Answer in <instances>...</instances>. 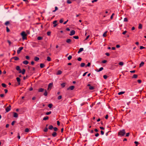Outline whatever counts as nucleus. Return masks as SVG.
Masks as SVG:
<instances>
[{"instance_id": "1a4fd4ad", "label": "nucleus", "mask_w": 146, "mask_h": 146, "mask_svg": "<svg viewBox=\"0 0 146 146\" xmlns=\"http://www.w3.org/2000/svg\"><path fill=\"white\" fill-rule=\"evenodd\" d=\"M53 86L52 83H50L48 85V90L49 88H51Z\"/></svg>"}, {"instance_id": "f704fd0d", "label": "nucleus", "mask_w": 146, "mask_h": 146, "mask_svg": "<svg viewBox=\"0 0 146 146\" xmlns=\"http://www.w3.org/2000/svg\"><path fill=\"white\" fill-rule=\"evenodd\" d=\"M2 86L4 88H6L7 86L6 84L4 83H2L1 84Z\"/></svg>"}, {"instance_id": "bb28decb", "label": "nucleus", "mask_w": 146, "mask_h": 146, "mask_svg": "<svg viewBox=\"0 0 146 146\" xmlns=\"http://www.w3.org/2000/svg\"><path fill=\"white\" fill-rule=\"evenodd\" d=\"M25 70L24 69H23L22 70V71H21V73L23 74H25Z\"/></svg>"}, {"instance_id": "603ef678", "label": "nucleus", "mask_w": 146, "mask_h": 146, "mask_svg": "<svg viewBox=\"0 0 146 146\" xmlns=\"http://www.w3.org/2000/svg\"><path fill=\"white\" fill-rule=\"evenodd\" d=\"M62 96H61L60 95L58 97V100H60L62 98Z\"/></svg>"}, {"instance_id": "774afa93", "label": "nucleus", "mask_w": 146, "mask_h": 146, "mask_svg": "<svg viewBox=\"0 0 146 146\" xmlns=\"http://www.w3.org/2000/svg\"><path fill=\"white\" fill-rule=\"evenodd\" d=\"M137 82L139 83H141V81L140 80H137Z\"/></svg>"}, {"instance_id": "6ab92c4d", "label": "nucleus", "mask_w": 146, "mask_h": 146, "mask_svg": "<svg viewBox=\"0 0 146 146\" xmlns=\"http://www.w3.org/2000/svg\"><path fill=\"white\" fill-rule=\"evenodd\" d=\"M49 118V117L48 116H46L43 118V120H48Z\"/></svg>"}, {"instance_id": "58836bf2", "label": "nucleus", "mask_w": 146, "mask_h": 146, "mask_svg": "<svg viewBox=\"0 0 146 146\" xmlns=\"http://www.w3.org/2000/svg\"><path fill=\"white\" fill-rule=\"evenodd\" d=\"M72 58V56L71 55H69L68 57V59L70 60Z\"/></svg>"}, {"instance_id": "f3484780", "label": "nucleus", "mask_w": 146, "mask_h": 146, "mask_svg": "<svg viewBox=\"0 0 146 146\" xmlns=\"http://www.w3.org/2000/svg\"><path fill=\"white\" fill-rule=\"evenodd\" d=\"M12 58L14 59L15 60H18L19 59V58L17 56H15Z\"/></svg>"}, {"instance_id": "f257e3e1", "label": "nucleus", "mask_w": 146, "mask_h": 146, "mask_svg": "<svg viewBox=\"0 0 146 146\" xmlns=\"http://www.w3.org/2000/svg\"><path fill=\"white\" fill-rule=\"evenodd\" d=\"M118 136H123L125 134V130L124 129L120 130L118 132Z\"/></svg>"}, {"instance_id": "7c9ffc66", "label": "nucleus", "mask_w": 146, "mask_h": 146, "mask_svg": "<svg viewBox=\"0 0 146 146\" xmlns=\"http://www.w3.org/2000/svg\"><path fill=\"white\" fill-rule=\"evenodd\" d=\"M107 32H108L107 31H106L105 32H104L103 35V36H104V37H106V34L107 33Z\"/></svg>"}, {"instance_id": "5701e85b", "label": "nucleus", "mask_w": 146, "mask_h": 146, "mask_svg": "<svg viewBox=\"0 0 146 146\" xmlns=\"http://www.w3.org/2000/svg\"><path fill=\"white\" fill-rule=\"evenodd\" d=\"M48 128V129L50 130H52L53 129V127L52 125H50L49 126V127Z\"/></svg>"}, {"instance_id": "09e8293b", "label": "nucleus", "mask_w": 146, "mask_h": 146, "mask_svg": "<svg viewBox=\"0 0 146 146\" xmlns=\"http://www.w3.org/2000/svg\"><path fill=\"white\" fill-rule=\"evenodd\" d=\"M108 77V76L106 75H104L103 76V77L105 79H106Z\"/></svg>"}, {"instance_id": "aec40b11", "label": "nucleus", "mask_w": 146, "mask_h": 146, "mask_svg": "<svg viewBox=\"0 0 146 146\" xmlns=\"http://www.w3.org/2000/svg\"><path fill=\"white\" fill-rule=\"evenodd\" d=\"M62 71H61L60 70H59L58 71L56 74L57 75H60V74H62Z\"/></svg>"}, {"instance_id": "49530a36", "label": "nucleus", "mask_w": 146, "mask_h": 146, "mask_svg": "<svg viewBox=\"0 0 146 146\" xmlns=\"http://www.w3.org/2000/svg\"><path fill=\"white\" fill-rule=\"evenodd\" d=\"M53 129H54V131H57L58 129V128L57 127H53Z\"/></svg>"}, {"instance_id": "4c0bfd02", "label": "nucleus", "mask_w": 146, "mask_h": 146, "mask_svg": "<svg viewBox=\"0 0 146 146\" xmlns=\"http://www.w3.org/2000/svg\"><path fill=\"white\" fill-rule=\"evenodd\" d=\"M85 65V63H82L80 64V66L82 67H83Z\"/></svg>"}, {"instance_id": "9b49d317", "label": "nucleus", "mask_w": 146, "mask_h": 146, "mask_svg": "<svg viewBox=\"0 0 146 146\" xmlns=\"http://www.w3.org/2000/svg\"><path fill=\"white\" fill-rule=\"evenodd\" d=\"M71 40L70 39H68L66 40V42L69 44L71 43Z\"/></svg>"}, {"instance_id": "b1692460", "label": "nucleus", "mask_w": 146, "mask_h": 146, "mask_svg": "<svg viewBox=\"0 0 146 146\" xmlns=\"http://www.w3.org/2000/svg\"><path fill=\"white\" fill-rule=\"evenodd\" d=\"M144 63L143 62H141L139 64V67H141L143 66L144 64Z\"/></svg>"}, {"instance_id": "bf43d9fd", "label": "nucleus", "mask_w": 146, "mask_h": 146, "mask_svg": "<svg viewBox=\"0 0 146 146\" xmlns=\"http://www.w3.org/2000/svg\"><path fill=\"white\" fill-rule=\"evenodd\" d=\"M0 96H1V98H3V97H4V94H1L0 95Z\"/></svg>"}, {"instance_id": "79ce46f5", "label": "nucleus", "mask_w": 146, "mask_h": 146, "mask_svg": "<svg viewBox=\"0 0 146 146\" xmlns=\"http://www.w3.org/2000/svg\"><path fill=\"white\" fill-rule=\"evenodd\" d=\"M6 31L7 32L9 33L10 32V30L8 27H7L6 28Z\"/></svg>"}, {"instance_id": "9d476101", "label": "nucleus", "mask_w": 146, "mask_h": 146, "mask_svg": "<svg viewBox=\"0 0 146 146\" xmlns=\"http://www.w3.org/2000/svg\"><path fill=\"white\" fill-rule=\"evenodd\" d=\"M57 22V20H55L53 21V24H54L53 25V27H55L57 25V24H56V23Z\"/></svg>"}, {"instance_id": "c9c22d12", "label": "nucleus", "mask_w": 146, "mask_h": 146, "mask_svg": "<svg viewBox=\"0 0 146 146\" xmlns=\"http://www.w3.org/2000/svg\"><path fill=\"white\" fill-rule=\"evenodd\" d=\"M42 37L41 36H38L37 37V39L38 40H42Z\"/></svg>"}, {"instance_id": "a18cd8bd", "label": "nucleus", "mask_w": 146, "mask_h": 146, "mask_svg": "<svg viewBox=\"0 0 146 146\" xmlns=\"http://www.w3.org/2000/svg\"><path fill=\"white\" fill-rule=\"evenodd\" d=\"M48 130V128L47 127H46L44 129V130H43V131H44V132H46Z\"/></svg>"}, {"instance_id": "a878e982", "label": "nucleus", "mask_w": 146, "mask_h": 146, "mask_svg": "<svg viewBox=\"0 0 146 146\" xmlns=\"http://www.w3.org/2000/svg\"><path fill=\"white\" fill-rule=\"evenodd\" d=\"M103 69H104L102 67H101L98 70V69H97L96 71H97L98 72H99L102 71L103 70Z\"/></svg>"}, {"instance_id": "2f4dec72", "label": "nucleus", "mask_w": 146, "mask_h": 146, "mask_svg": "<svg viewBox=\"0 0 146 146\" xmlns=\"http://www.w3.org/2000/svg\"><path fill=\"white\" fill-rule=\"evenodd\" d=\"M10 23L9 21H7L5 23V25L6 26H7Z\"/></svg>"}, {"instance_id": "37998d69", "label": "nucleus", "mask_w": 146, "mask_h": 146, "mask_svg": "<svg viewBox=\"0 0 146 146\" xmlns=\"http://www.w3.org/2000/svg\"><path fill=\"white\" fill-rule=\"evenodd\" d=\"M29 131V129H28V128H27L25 129V131L26 132H28Z\"/></svg>"}, {"instance_id": "6e6d98bb", "label": "nucleus", "mask_w": 146, "mask_h": 146, "mask_svg": "<svg viewBox=\"0 0 146 146\" xmlns=\"http://www.w3.org/2000/svg\"><path fill=\"white\" fill-rule=\"evenodd\" d=\"M25 58L27 60H29V56H26Z\"/></svg>"}, {"instance_id": "69168bd1", "label": "nucleus", "mask_w": 146, "mask_h": 146, "mask_svg": "<svg viewBox=\"0 0 146 146\" xmlns=\"http://www.w3.org/2000/svg\"><path fill=\"white\" fill-rule=\"evenodd\" d=\"M59 22L60 23H62L63 22V20H62V19H61L60 20Z\"/></svg>"}, {"instance_id": "3c124183", "label": "nucleus", "mask_w": 146, "mask_h": 146, "mask_svg": "<svg viewBox=\"0 0 146 146\" xmlns=\"http://www.w3.org/2000/svg\"><path fill=\"white\" fill-rule=\"evenodd\" d=\"M128 20L127 19V18H125L124 19V22H127L128 21Z\"/></svg>"}, {"instance_id": "20e7f679", "label": "nucleus", "mask_w": 146, "mask_h": 146, "mask_svg": "<svg viewBox=\"0 0 146 146\" xmlns=\"http://www.w3.org/2000/svg\"><path fill=\"white\" fill-rule=\"evenodd\" d=\"M23 47H19L17 50V52L18 54H19L21 52V51L23 49Z\"/></svg>"}, {"instance_id": "de8ad7c7", "label": "nucleus", "mask_w": 146, "mask_h": 146, "mask_svg": "<svg viewBox=\"0 0 146 146\" xmlns=\"http://www.w3.org/2000/svg\"><path fill=\"white\" fill-rule=\"evenodd\" d=\"M51 32L50 31H48L47 32V34L48 36L50 35Z\"/></svg>"}, {"instance_id": "cd10ccee", "label": "nucleus", "mask_w": 146, "mask_h": 146, "mask_svg": "<svg viewBox=\"0 0 146 146\" xmlns=\"http://www.w3.org/2000/svg\"><path fill=\"white\" fill-rule=\"evenodd\" d=\"M66 84L65 83H62L61 84V86L62 87V88L64 87L65 86Z\"/></svg>"}, {"instance_id": "0e129e2a", "label": "nucleus", "mask_w": 146, "mask_h": 146, "mask_svg": "<svg viewBox=\"0 0 146 146\" xmlns=\"http://www.w3.org/2000/svg\"><path fill=\"white\" fill-rule=\"evenodd\" d=\"M129 135V133H126V137H128Z\"/></svg>"}, {"instance_id": "72a5a7b5", "label": "nucleus", "mask_w": 146, "mask_h": 146, "mask_svg": "<svg viewBox=\"0 0 146 146\" xmlns=\"http://www.w3.org/2000/svg\"><path fill=\"white\" fill-rule=\"evenodd\" d=\"M53 106V105L52 104H49L48 105V107L50 108H51L52 106Z\"/></svg>"}, {"instance_id": "6e6552de", "label": "nucleus", "mask_w": 146, "mask_h": 146, "mask_svg": "<svg viewBox=\"0 0 146 146\" xmlns=\"http://www.w3.org/2000/svg\"><path fill=\"white\" fill-rule=\"evenodd\" d=\"M16 80L18 82V84L19 85L20 84L21 79L19 77H17L16 78Z\"/></svg>"}, {"instance_id": "f8f14e48", "label": "nucleus", "mask_w": 146, "mask_h": 146, "mask_svg": "<svg viewBox=\"0 0 146 146\" xmlns=\"http://www.w3.org/2000/svg\"><path fill=\"white\" fill-rule=\"evenodd\" d=\"M13 117H18V115L17 113L16 112H13Z\"/></svg>"}, {"instance_id": "423d86ee", "label": "nucleus", "mask_w": 146, "mask_h": 146, "mask_svg": "<svg viewBox=\"0 0 146 146\" xmlns=\"http://www.w3.org/2000/svg\"><path fill=\"white\" fill-rule=\"evenodd\" d=\"M75 33V31L74 30H72V31L70 32V36H72L74 35Z\"/></svg>"}, {"instance_id": "39448f33", "label": "nucleus", "mask_w": 146, "mask_h": 146, "mask_svg": "<svg viewBox=\"0 0 146 146\" xmlns=\"http://www.w3.org/2000/svg\"><path fill=\"white\" fill-rule=\"evenodd\" d=\"M75 87L74 86H70L69 87L67 88V90H72Z\"/></svg>"}, {"instance_id": "e2e57ef3", "label": "nucleus", "mask_w": 146, "mask_h": 146, "mask_svg": "<svg viewBox=\"0 0 146 146\" xmlns=\"http://www.w3.org/2000/svg\"><path fill=\"white\" fill-rule=\"evenodd\" d=\"M82 60V58L80 57H79L78 58V61H81Z\"/></svg>"}, {"instance_id": "4be33fe9", "label": "nucleus", "mask_w": 146, "mask_h": 146, "mask_svg": "<svg viewBox=\"0 0 146 146\" xmlns=\"http://www.w3.org/2000/svg\"><path fill=\"white\" fill-rule=\"evenodd\" d=\"M23 62V64H25V65H27L29 63V62L27 60H25V61H24Z\"/></svg>"}, {"instance_id": "052dcab7", "label": "nucleus", "mask_w": 146, "mask_h": 146, "mask_svg": "<svg viewBox=\"0 0 146 146\" xmlns=\"http://www.w3.org/2000/svg\"><path fill=\"white\" fill-rule=\"evenodd\" d=\"M18 135L17 136V138L19 139H20V134H19V133H18Z\"/></svg>"}, {"instance_id": "7ed1b4c3", "label": "nucleus", "mask_w": 146, "mask_h": 146, "mask_svg": "<svg viewBox=\"0 0 146 146\" xmlns=\"http://www.w3.org/2000/svg\"><path fill=\"white\" fill-rule=\"evenodd\" d=\"M11 109V105H9V106L7 107L5 109L6 112H8Z\"/></svg>"}, {"instance_id": "dca6fc26", "label": "nucleus", "mask_w": 146, "mask_h": 146, "mask_svg": "<svg viewBox=\"0 0 146 146\" xmlns=\"http://www.w3.org/2000/svg\"><path fill=\"white\" fill-rule=\"evenodd\" d=\"M44 90V89L42 88H40L38 90L39 92H42Z\"/></svg>"}, {"instance_id": "c756f323", "label": "nucleus", "mask_w": 146, "mask_h": 146, "mask_svg": "<svg viewBox=\"0 0 146 146\" xmlns=\"http://www.w3.org/2000/svg\"><path fill=\"white\" fill-rule=\"evenodd\" d=\"M89 88L90 90H93L94 89V88L93 86H91L89 87Z\"/></svg>"}, {"instance_id": "ea45409f", "label": "nucleus", "mask_w": 146, "mask_h": 146, "mask_svg": "<svg viewBox=\"0 0 146 146\" xmlns=\"http://www.w3.org/2000/svg\"><path fill=\"white\" fill-rule=\"evenodd\" d=\"M73 38L75 39H78L79 38V37L78 36H74Z\"/></svg>"}, {"instance_id": "393cba45", "label": "nucleus", "mask_w": 146, "mask_h": 146, "mask_svg": "<svg viewBox=\"0 0 146 146\" xmlns=\"http://www.w3.org/2000/svg\"><path fill=\"white\" fill-rule=\"evenodd\" d=\"M47 94H48V92H47L46 90H45V92L44 94V96H47Z\"/></svg>"}, {"instance_id": "0eeeda50", "label": "nucleus", "mask_w": 146, "mask_h": 146, "mask_svg": "<svg viewBox=\"0 0 146 146\" xmlns=\"http://www.w3.org/2000/svg\"><path fill=\"white\" fill-rule=\"evenodd\" d=\"M16 69L17 70L19 71V73H21V70L20 69V67L19 66H17L16 67Z\"/></svg>"}, {"instance_id": "864d4df0", "label": "nucleus", "mask_w": 146, "mask_h": 146, "mask_svg": "<svg viewBox=\"0 0 146 146\" xmlns=\"http://www.w3.org/2000/svg\"><path fill=\"white\" fill-rule=\"evenodd\" d=\"M143 48H145V47L143 46H140V49H142Z\"/></svg>"}, {"instance_id": "412c9836", "label": "nucleus", "mask_w": 146, "mask_h": 146, "mask_svg": "<svg viewBox=\"0 0 146 146\" xmlns=\"http://www.w3.org/2000/svg\"><path fill=\"white\" fill-rule=\"evenodd\" d=\"M137 74H134L133 75V76L132 77V78H136L137 77Z\"/></svg>"}, {"instance_id": "e433bc0d", "label": "nucleus", "mask_w": 146, "mask_h": 146, "mask_svg": "<svg viewBox=\"0 0 146 146\" xmlns=\"http://www.w3.org/2000/svg\"><path fill=\"white\" fill-rule=\"evenodd\" d=\"M139 29H141L142 28V25L141 24H139L138 27Z\"/></svg>"}, {"instance_id": "338daca9", "label": "nucleus", "mask_w": 146, "mask_h": 146, "mask_svg": "<svg viewBox=\"0 0 146 146\" xmlns=\"http://www.w3.org/2000/svg\"><path fill=\"white\" fill-rule=\"evenodd\" d=\"M32 70L33 71H34L35 70V68L33 67H32Z\"/></svg>"}, {"instance_id": "5fc2aeb1", "label": "nucleus", "mask_w": 146, "mask_h": 146, "mask_svg": "<svg viewBox=\"0 0 146 146\" xmlns=\"http://www.w3.org/2000/svg\"><path fill=\"white\" fill-rule=\"evenodd\" d=\"M114 15V13H112V14L111 15V16L110 17V19H113V17Z\"/></svg>"}, {"instance_id": "c03bdc74", "label": "nucleus", "mask_w": 146, "mask_h": 146, "mask_svg": "<svg viewBox=\"0 0 146 146\" xmlns=\"http://www.w3.org/2000/svg\"><path fill=\"white\" fill-rule=\"evenodd\" d=\"M119 64L121 66H123V62H120L119 63Z\"/></svg>"}, {"instance_id": "a19ab883", "label": "nucleus", "mask_w": 146, "mask_h": 146, "mask_svg": "<svg viewBox=\"0 0 146 146\" xmlns=\"http://www.w3.org/2000/svg\"><path fill=\"white\" fill-rule=\"evenodd\" d=\"M51 113V111H50L49 112H46V115H49Z\"/></svg>"}, {"instance_id": "c85d7f7f", "label": "nucleus", "mask_w": 146, "mask_h": 146, "mask_svg": "<svg viewBox=\"0 0 146 146\" xmlns=\"http://www.w3.org/2000/svg\"><path fill=\"white\" fill-rule=\"evenodd\" d=\"M47 60L48 61H50L51 60V58L50 57L48 56L47 58Z\"/></svg>"}, {"instance_id": "ddd939ff", "label": "nucleus", "mask_w": 146, "mask_h": 146, "mask_svg": "<svg viewBox=\"0 0 146 146\" xmlns=\"http://www.w3.org/2000/svg\"><path fill=\"white\" fill-rule=\"evenodd\" d=\"M52 135L53 136V137H56L57 136V133L55 132H53L52 133Z\"/></svg>"}, {"instance_id": "f03ea898", "label": "nucleus", "mask_w": 146, "mask_h": 146, "mask_svg": "<svg viewBox=\"0 0 146 146\" xmlns=\"http://www.w3.org/2000/svg\"><path fill=\"white\" fill-rule=\"evenodd\" d=\"M21 35L22 36L23 40H24L27 39L26 36H27V35L25 31H23L21 34Z\"/></svg>"}, {"instance_id": "2eb2a0df", "label": "nucleus", "mask_w": 146, "mask_h": 146, "mask_svg": "<svg viewBox=\"0 0 146 146\" xmlns=\"http://www.w3.org/2000/svg\"><path fill=\"white\" fill-rule=\"evenodd\" d=\"M45 65L43 63H41L40 64V68H42L44 67Z\"/></svg>"}, {"instance_id": "13d9d810", "label": "nucleus", "mask_w": 146, "mask_h": 146, "mask_svg": "<svg viewBox=\"0 0 146 146\" xmlns=\"http://www.w3.org/2000/svg\"><path fill=\"white\" fill-rule=\"evenodd\" d=\"M90 64H91L90 63V62H88V64H87V65L86 66H86L89 67V66H90Z\"/></svg>"}, {"instance_id": "8fccbe9b", "label": "nucleus", "mask_w": 146, "mask_h": 146, "mask_svg": "<svg viewBox=\"0 0 146 146\" xmlns=\"http://www.w3.org/2000/svg\"><path fill=\"white\" fill-rule=\"evenodd\" d=\"M67 2L68 4H70L72 3L71 1L70 0H67Z\"/></svg>"}, {"instance_id": "680f3d73", "label": "nucleus", "mask_w": 146, "mask_h": 146, "mask_svg": "<svg viewBox=\"0 0 146 146\" xmlns=\"http://www.w3.org/2000/svg\"><path fill=\"white\" fill-rule=\"evenodd\" d=\"M16 122V121H13L12 122V123H11V125H14V123H15Z\"/></svg>"}, {"instance_id": "4d7b16f0", "label": "nucleus", "mask_w": 146, "mask_h": 146, "mask_svg": "<svg viewBox=\"0 0 146 146\" xmlns=\"http://www.w3.org/2000/svg\"><path fill=\"white\" fill-rule=\"evenodd\" d=\"M107 62V61L106 60H104L102 61V62L103 63H106Z\"/></svg>"}, {"instance_id": "a211bd4d", "label": "nucleus", "mask_w": 146, "mask_h": 146, "mask_svg": "<svg viewBox=\"0 0 146 146\" xmlns=\"http://www.w3.org/2000/svg\"><path fill=\"white\" fill-rule=\"evenodd\" d=\"M84 50L83 48H80L79 51H78V53L79 54L82 51H83Z\"/></svg>"}, {"instance_id": "473e14b6", "label": "nucleus", "mask_w": 146, "mask_h": 146, "mask_svg": "<svg viewBox=\"0 0 146 146\" xmlns=\"http://www.w3.org/2000/svg\"><path fill=\"white\" fill-rule=\"evenodd\" d=\"M125 93V92H121L118 93V94L119 95H120L124 94Z\"/></svg>"}, {"instance_id": "4468645a", "label": "nucleus", "mask_w": 146, "mask_h": 146, "mask_svg": "<svg viewBox=\"0 0 146 146\" xmlns=\"http://www.w3.org/2000/svg\"><path fill=\"white\" fill-rule=\"evenodd\" d=\"M34 60L35 61H37L39 60V58L37 56H35L34 58Z\"/></svg>"}]
</instances>
